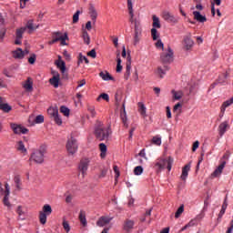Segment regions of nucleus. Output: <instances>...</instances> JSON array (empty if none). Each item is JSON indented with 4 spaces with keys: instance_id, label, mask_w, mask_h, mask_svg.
I'll return each mask as SVG.
<instances>
[{
    "instance_id": "nucleus-1",
    "label": "nucleus",
    "mask_w": 233,
    "mask_h": 233,
    "mask_svg": "<svg viewBox=\"0 0 233 233\" xmlns=\"http://www.w3.org/2000/svg\"><path fill=\"white\" fill-rule=\"evenodd\" d=\"M127 10L130 15L129 21L135 25L133 45L134 46H137L139 45V41H141V35L143 34V28L141 27V18L139 15L137 17H134V7L132 5V0H127Z\"/></svg>"
},
{
    "instance_id": "nucleus-2",
    "label": "nucleus",
    "mask_w": 233,
    "mask_h": 233,
    "mask_svg": "<svg viewBox=\"0 0 233 233\" xmlns=\"http://www.w3.org/2000/svg\"><path fill=\"white\" fill-rule=\"evenodd\" d=\"M112 134V129L110 127H105L103 122L97 121L96 126L95 127V136L98 141H105L110 137Z\"/></svg>"
},
{
    "instance_id": "nucleus-3",
    "label": "nucleus",
    "mask_w": 233,
    "mask_h": 233,
    "mask_svg": "<svg viewBox=\"0 0 233 233\" xmlns=\"http://www.w3.org/2000/svg\"><path fill=\"white\" fill-rule=\"evenodd\" d=\"M26 28H28V30L34 31L37 30V28H39V25L34 26V20H28L26 26L17 28L15 30V45H23V35L26 32Z\"/></svg>"
},
{
    "instance_id": "nucleus-4",
    "label": "nucleus",
    "mask_w": 233,
    "mask_h": 233,
    "mask_svg": "<svg viewBox=\"0 0 233 233\" xmlns=\"http://www.w3.org/2000/svg\"><path fill=\"white\" fill-rule=\"evenodd\" d=\"M45 154H46V147L40 146L38 149H35L32 152L29 161H34L36 165H43V163H45Z\"/></svg>"
},
{
    "instance_id": "nucleus-5",
    "label": "nucleus",
    "mask_w": 233,
    "mask_h": 233,
    "mask_svg": "<svg viewBox=\"0 0 233 233\" xmlns=\"http://www.w3.org/2000/svg\"><path fill=\"white\" fill-rule=\"evenodd\" d=\"M160 61L162 65H170V63L174 62V51L172 50V47L167 46V50L164 51L160 54Z\"/></svg>"
},
{
    "instance_id": "nucleus-6",
    "label": "nucleus",
    "mask_w": 233,
    "mask_h": 233,
    "mask_svg": "<svg viewBox=\"0 0 233 233\" xmlns=\"http://www.w3.org/2000/svg\"><path fill=\"white\" fill-rule=\"evenodd\" d=\"M173 163L174 158H172V157H168L167 158H162L156 162L155 167H157L158 170H164V168H167L168 172H170V170H172Z\"/></svg>"
},
{
    "instance_id": "nucleus-7",
    "label": "nucleus",
    "mask_w": 233,
    "mask_h": 233,
    "mask_svg": "<svg viewBox=\"0 0 233 233\" xmlns=\"http://www.w3.org/2000/svg\"><path fill=\"white\" fill-rule=\"evenodd\" d=\"M66 147L68 154H71V156H74V154H76V152H77V148H79V147L77 145V139L74 138L71 136V137L67 139Z\"/></svg>"
},
{
    "instance_id": "nucleus-8",
    "label": "nucleus",
    "mask_w": 233,
    "mask_h": 233,
    "mask_svg": "<svg viewBox=\"0 0 233 233\" xmlns=\"http://www.w3.org/2000/svg\"><path fill=\"white\" fill-rule=\"evenodd\" d=\"M52 214V207L48 204H46L43 207V211L39 212V221L41 225H46V217Z\"/></svg>"
},
{
    "instance_id": "nucleus-9",
    "label": "nucleus",
    "mask_w": 233,
    "mask_h": 233,
    "mask_svg": "<svg viewBox=\"0 0 233 233\" xmlns=\"http://www.w3.org/2000/svg\"><path fill=\"white\" fill-rule=\"evenodd\" d=\"M170 70V66L164 65L162 67L161 66H158L157 69L154 71L155 76L159 77V79H163L165 76H167V72Z\"/></svg>"
},
{
    "instance_id": "nucleus-10",
    "label": "nucleus",
    "mask_w": 233,
    "mask_h": 233,
    "mask_svg": "<svg viewBox=\"0 0 233 233\" xmlns=\"http://www.w3.org/2000/svg\"><path fill=\"white\" fill-rule=\"evenodd\" d=\"M162 17L164 21H167V23H171L173 25H177V23L179 22V19H177L176 16H174V15H172V13L168 11H164L162 13Z\"/></svg>"
},
{
    "instance_id": "nucleus-11",
    "label": "nucleus",
    "mask_w": 233,
    "mask_h": 233,
    "mask_svg": "<svg viewBox=\"0 0 233 233\" xmlns=\"http://www.w3.org/2000/svg\"><path fill=\"white\" fill-rule=\"evenodd\" d=\"M10 127H11V129L13 130L14 134H16V135L28 134V128H26L21 125L11 123Z\"/></svg>"
},
{
    "instance_id": "nucleus-12",
    "label": "nucleus",
    "mask_w": 233,
    "mask_h": 233,
    "mask_svg": "<svg viewBox=\"0 0 233 233\" xmlns=\"http://www.w3.org/2000/svg\"><path fill=\"white\" fill-rule=\"evenodd\" d=\"M53 77L49 79L50 85L54 86V88H59V81L61 80V76L57 71H52Z\"/></svg>"
},
{
    "instance_id": "nucleus-13",
    "label": "nucleus",
    "mask_w": 233,
    "mask_h": 233,
    "mask_svg": "<svg viewBox=\"0 0 233 233\" xmlns=\"http://www.w3.org/2000/svg\"><path fill=\"white\" fill-rule=\"evenodd\" d=\"M89 166H90V160L88 158H84L80 160V163L78 165V170L82 172L83 176L86 174V170H88Z\"/></svg>"
},
{
    "instance_id": "nucleus-14",
    "label": "nucleus",
    "mask_w": 233,
    "mask_h": 233,
    "mask_svg": "<svg viewBox=\"0 0 233 233\" xmlns=\"http://www.w3.org/2000/svg\"><path fill=\"white\" fill-rule=\"evenodd\" d=\"M5 197L3 199V203L5 207H11L12 205L10 204V200H9V196H10V186L8 185V183L5 184Z\"/></svg>"
},
{
    "instance_id": "nucleus-15",
    "label": "nucleus",
    "mask_w": 233,
    "mask_h": 233,
    "mask_svg": "<svg viewBox=\"0 0 233 233\" xmlns=\"http://www.w3.org/2000/svg\"><path fill=\"white\" fill-rule=\"evenodd\" d=\"M5 101V98L0 96V110H3L5 114H8L9 112H12V106Z\"/></svg>"
},
{
    "instance_id": "nucleus-16",
    "label": "nucleus",
    "mask_w": 233,
    "mask_h": 233,
    "mask_svg": "<svg viewBox=\"0 0 233 233\" xmlns=\"http://www.w3.org/2000/svg\"><path fill=\"white\" fill-rule=\"evenodd\" d=\"M132 69V57H130V53H128L127 56V62L126 66V73L124 75V77L126 80H128V77H130V70Z\"/></svg>"
},
{
    "instance_id": "nucleus-17",
    "label": "nucleus",
    "mask_w": 233,
    "mask_h": 233,
    "mask_svg": "<svg viewBox=\"0 0 233 233\" xmlns=\"http://www.w3.org/2000/svg\"><path fill=\"white\" fill-rule=\"evenodd\" d=\"M112 221V218L106 217V216H102L98 218L96 221V226L97 227H105L106 225H108Z\"/></svg>"
},
{
    "instance_id": "nucleus-18",
    "label": "nucleus",
    "mask_w": 233,
    "mask_h": 233,
    "mask_svg": "<svg viewBox=\"0 0 233 233\" xmlns=\"http://www.w3.org/2000/svg\"><path fill=\"white\" fill-rule=\"evenodd\" d=\"M228 128H230V126L228 125V121H224V122L220 123V125L218 126L219 136L220 137L225 136Z\"/></svg>"
},
{
    "instance_id": "nucleus-19",
    "label": "nucleus",
    "mask_w": 233,
    "mask_h": 233,
    "mask_svg": "<svg viewBox=\"0 0 233 233\" xmlns=\"http://www.w3.org/2000/svg\"><path fill=\"white\" fill-rule=\"evenodd\" d=\"M89 15L91 17V21L93 22V25H96V21H97V11L92 4L89 5Z\"/></svg>"
},
{
    "instance_id": "nucleus-20",
    "label": "nucleus",
    "mask_w": 233,
    "mask_h": 233,
    "mask_svg": "<svg viewBox=\"0 0 233 233\" xmlns=\"http://www.w3.org/2000/svg\"><path fill=\"white\" fill-rule=\"evenodd\" d=\"M12 56L14 59H24L25 58V51L21 47L16 48V50L12 51Z\"/></svg>"
},
{
    "instance_id": "nucleus-21",
    "label": "nucleus",
    "mask_w": 233,
    "mask_h": 233,
    "mask_svg": "<svg viewBox=\"0 0 233 233\" xmlns=\"http://www.w3.org/2000/svg\"><path fill=\"white\" fill-rule=\"evenodd\" d=\"M225 165H227L226 161H222L220 165L214 170L212 173L213 177H218V176H221L223 173V168H225Z\"/></svg>"
},
{
    "instance_id": "nucleus-22",
    "label": "nucleus",
    "mask_w": 233,
    "mask_h": 233,
    "mask_svg": "<svg viewBox=\"0 0 233 233\" xmlns=\"http://www.w3.org/2000/svg\"><path fill=\"white\" fill-rule=\"evenodd\" d=\"M194 19L198 23H207V16L201 15L199 11L193 12Z\"/></svg>"
},
{
    "instance_id": "nucleus-23",
    "label": "nucleus",
    "mask_w": 233,
    "mask_h": 233,
    "mask_svg": "<svg viewBox=\"0 0 233 233\" xmlns=\"http://www.w3.org/2000/svg\"><path fill=\"white\" fill-rule=\"evenodd\" d=\"M23 88H25L26 92H32L34 90V81H32L31 77L26 79L23 85Z\"/></svg>"
},
{
    "instance_id": "nucleus-24",
    "label": "nucleus",
    "mask_w": 233,
    "mask_h": 233,
    "mask_svg": "<svg viewBox=\"0 0 233 233\" xmlns=\"http://www.w3.org/2000/svg\"><path fill=\"white\" fill-rule=\"evenodd\" d=\"M194 46V40L190 36L184 37V48L185 50H190Z\"/></svg>"
},
{
    "instance_id": "nucleus-25",
    "label": "nucleus",
    "mask_w": 233,
    "mask_h": 233,
    "mask_svg": "<svg viewBox=\"0 0 233 233\" xmlns=\"http://www.w3.org/2000/svg\"><path fill=\"white\" fill-rule=\"evenodd\" d=\"M188 172H190V163L187 164L182 168V174L180 176L182 181H187V177H188Z\"/></svg>"
},
{
    "instance_id": "nucleus-26",
    "label": "nucleus",
    "mask_w": 233,
    "mask_h": 233,
    "mask_svg": "<svg viewBox=\"0 0 233 233\" xmlns=\"http://www.w3.org/2000/svg\"><path fill=\"white\" fill-rule=\"evenodd\" d=\"M135 222L134 220L126 219L124 222L123 228L126 232H130L134 228Z\"/></svg>"
},
{
    "instance_id": "nucleus-27",
    "label": "nucleus",
    "mask_w": 233,
    "mask_h": 233,
    "mask_svg": "<svg viewBox=\"0 0 233 233\" xmlns=\"http://www.w3.org/2000/svg\"><path fill=\"white\" fill-rule=\"evenodd\" d=\"M78 219H79L80 223L83 225V227H86V225H87L86 212H85L84 210H80Z\"/></svg>"
},
{
    "instance_id": "nucleus-28",
    "label": "nucleus",
    "mask_w": 233,
    "mask_h": 233,
    "mask_svg": "<svg viewBox=\"0 0 233 233\" xmlns=\"http://www.w3.org/2000/svg\"><path fill=\"white\" fill-rule=\"evenodd\" d=\"M227 207H228V204H227V200H225L218 213V221H221L223 216H225V212L227 211Z\"/></svg>"
},
{
    "instance_id": "nucleus-29",
    "label": "nucleus",
    "mask_w": 233,
    "mask_h": 233,
    "mask_svg": "<svg viewBox=\"0 0 233 233\" xmlns=\"http://www.w3.org/2000/svg\"><path fill=\"white\" fill-rule=\"evenodd\" d=\"M100 77L104 80V81H114L113 76L110 75V73H108L107 71L103 72L101 71L99 73Z\"/></svg>"
},
{
    "instance_id": "nucleus-30",
    "label": "nucleus",
    "mask_w": 233,
    "mask_h": 233,
    "mask_svg": "<svg viewBox=\"0 0 233 233\" xmlns=\"http://www.w3.org/2000/svg\"><path fill=\"white\" fill-rule=\"evenodd\" d=\"M230 105H233V97L223 102L220 107V112H222V114H225V110H227L228 106H230Z\"/></svg>"
},
{
    "instance_id": "nucleus-31",
    "label": "nucleus",
    "mask_w": 233,
    "mask_h": 233,
    "mask_svg": "<svg viewBox=\"0 0 233 233\" xmlns=\"http://www.w3.org/2000/svg\"><path fill=\"white\" fill-rule=\"evenodd\" d=\"M99 149H100V157L101 159H105V157H106V145L105 143H100L99 144Z\"/></svg>"
},
{
    "instance_id": "nucleus-32",
    "label": "nucleus",
    "mask_w": 233,
    "mask_h": 233,
    "mask_svg": "<svg viewBox=\"0 0 233 233\" xmlns=\"http://www.w3.org/2000/svg\"><path fill=\"white\" fill-rule=\"evenodd\" d=\"M137 106L139 114L142 115L143 117H147V107L145 106V104L143 102H138Z\"/></svg>"
},
{
    "instance_id": "nucleus-33",
    "label": "nucleus",
    "mask_w": 233,
    "mask_h": 233,
    "mask_svg": "<svg viewBox=\"0 0 233 233\" xmlns=\"http://www.w3.org/2000/svg\"><path fill=\"white\" fill-rule=\"evenodd\" d=\"M82 39L86 45H90V35L86 29H82Z\"/></svg>"
},
{
    "instance_id": "nucleus-34",
    "label": "nucleus",
    "mask_w": 233,
    "mask_h": 233,
    "mask_svg": "<svg viewBox=\"0 0 233 233\" xmlns=\"http://www.w3.org/2000/svg\"><path fill=\"white\" fill-rule=\"evenodd\" d=\"M56 65L57 68H60V71L62 72V74H65V72H66V63H65V61L58 60L56 62Z\"/></svg>"
},
{
    "instance_id": "nucleus-35",
    "label": "nucleus",
    "mask_w": 233,
    "mask_h": 233,
    "mask_svg": "<svg viewBox=\"0 0 233 233\" xmlns=\"http://www.w3.org/2000/svg\"><path fill=\"white\" fill-rule=\"evenodd\" d=\"M16 150H18V152H21L22 154L26 155L27 154V150L26 147H25V143H23V141H18L17 142V147Z\"/></svg>"
},
{
    "instance_id": "nucleus-36",
    "label": "nucleus",
    "mask_w": 233,
    "mask_h": 233,
    "mask_svg": "<svg viewBox=\"0 0 233 233\" xmlns=\"http://www.w3.org/2000/svg\"><path fill=\"white\" fill-rule=\"evenodd\" d=\"M68 40V33H64L59 41L62 46H67L68 44L66 43V41Z\"/></svg>"
},
{
    "instance_id": "nucleus-37",
    "label": "nucleus",
    "mask_w": 233,
    "mask_h": 233,
    "mask_svg": "<svg viewBox=\"0 0 233 233\" xmlns=\"http://www.w3.org/2000/svg\"><path fill=\"white\" fill-rule=\"evenodd\" d=\"M47 114H49L51 117H55L59 114V109H57V107H49L47 109Z\"/></svg>"
},
{
    "instance_id": "nucleus-38",
    "label": "nucleus",
    "mask_w": 233,
    "mask_h": 233,
    "mask_svg": "<svg viewBox=\"0 0 233 233\" xmlns=\"http://www.w3.org/2000/svg\"><path fill=\"white\" fill-rule=\"evenodd\" d=\"M120 117L122 121H128L127 117V109L125 108V101L122 104V111L120 113Z\"/></svg>"
},
{
    "instance_id": "nucleus-39",
    "label": "nucleus",
    "mask_w": 233,
    "mask_h": 233,
    "mask_svg": "<svg viewBox=\"0 0 233 233\" xmlns=\"http://www.w3.org/2000/svg\"><path fill=\"white\" fill-rule=\"evenodd\" d=\"M153 28H161V22H159V18L156 15H153Z\"/></svg>"
},
{
    "instance_id": "nucleus-40",
    "label": "nucleus",
    "mask_w": 233,
    "mask_h": 233,
    "mask_svg": "<svg viewBox=\"0 0 233 233\" xmlns=\"http://www.w3.org/2000/svg\"><path fill=\"white\" fill-rule=\"evenodd\" d=\"M123 70V66H121V57L120 54L116 55V72L119 73Z\"/></svg>"
},
{
    "instance_id": "nucleus-41",
    "label": "nucleus",
    "mask_w": 233,
    "mask_h": 233,
    "mask_svg": "<svg viewBox=\"0 0 233 233\" xmlns=\"http://www.w3.org/2000/svg\"><path fill=\"white\" fill-rule=\"evenodd\" d=\"M171 92H172L173 97L176 101H179V99H181L183 97V92H181V91L177 92L176 90H172Z\"/></svg>"
},
{
    "instance_id": "nucleus-42",
    "label": "nucleus",
    "mask_w": 233,
    "mask_h": 233,
    "mask_svg": "<svg viewBox=\"0 0 233 233\" xmlns=\"http://www.w3.org/2000/svg\"><path fill=\"white\" fill-rule=\"evenodd\" d=\"M51 37L52 39H57V43H58V41L61 40V37H63V33H61V31L53 32L51 34Z\"/></svg>"
},
{
    "instance_id": "nucleus-43",
    "label": "nucleus",
    "mask_w": 233,
    "mask_h": 233,
    "mask_svg": "<svg viewBox=\"0 0 233 233\" xmlns=\"http://www.w3.org/2000/svg\"><path fill=\"white\" fill-rule=\"evenodd\" d=\"M183 212H185V206L181 205L175 213L176 219L179 218Z\"/></svg>"
},
{
    "instance_id": "nucleus-44",
    "label": "nucleus",
    "mask_w": 233,
    "mask_h": 233,
    "mask_svg": "<svg viewBox=\"0 0 233 233\" xmlns=\"http://www.w3.org/2000/svg\"><path fill=\"white\" fill-rule=\"evenodd\" d=\"M100 99H104V101H106V103H108V101H110V96L106 93H102L98 96L96 101H100Z\"/></svg>"
},
{
    "instance_id": "nucleus-45",
    "label": "nucleus",
    "mask_w": 233,
    "mask_h": 233,
    "mask_svg": "<svg viewBox=\"0 0 233 233\" xmlns=\"http://www.w3.org/2000/svg\"><path fill=\"white\" fill-rule=\"evenodd\" d=\"M60 112H61V114H64V116H66V117H68V116H70V109L68 107H66V106H60Z\"/></svg>"
},
{
    "instance_id": "nucleus-46",
    "label": "nucleus",
    "mask_w": 233,
    "mask_h": 233,
    "mask_svg": "<svg viewBox=\"0 0 233 233\" xmlns=\"http://www.w3.org/2000/svg\"><path fill=\"white\" fill-rule=\"evenodd\" d=\"M87 111L91 114V117H96V106L87 105Z\"/></svg>"
},
{
    "instance_id": "nucleus-47",
    "label": "nucleus",
    "mask_w": 233,
    "mask_h": 233,
    "mask_svg": "<svg viewBox=\"0 0 233 233\" xmlns=\"http://www.w3.org/2000/svg\"><path fill=\"white\" fill-rule=\"evenodd\" d=\"M6 27L0 28V43L5 41V37L6 36Z\"/></svg>"
},
{
    "instance_id": "nucleus-48",
    "label": "nucleus",
    "mask_w": 233,
    "mask_h": 233,
    "mask_svg": "<svg viewBox=\"0 0 233 233\" xmlns=\"http://www.w3.org/2000/svg\"><path fill=\"white\" fill-rule=\"evenodd\" d=\"M121 99H123V96H121V95H119V93H116V95H115L116 106H119V105H121Z\"/></svg>"
},
{
    "instance_id": "nucleus-49",
    "label": "nucleus",
    "mask_w": 233,
    "mask_h": 233,
    "mask_svg": "<svg viewBox=\"0 0 233 233\" xmlns=\"http://www.w3.org/2000/svg\"><path fill=\"white\" fill-rule=\"evenodd\" d=\"M151 36H152L153 41H157V38L159 37L157 29H156V28L151 29Z\"/></svg>"
},
{
    "instance_id": "nucleus-50",
    "label": "nucleus",
    "mask_w": 233,
    "mask_h": 233,
    "mask_svg": "<svg viewBox=\"0 0 233 233\" xmlns=\"http://www.w3.org/2000/svg\"><path fill=\"white\" fill-rule=\"evenodd\" d=\"M81 14V11L77 10L73 15V25H76V23H79V15Z\"/></svg>"
},
{
    "instance_id": "nucleus-51",
    "label": "nucleus",
    "mask_w": 233,
    "mask_h": 233,
    "mask_svg": "<svg viewBox=\"0 0 233 233\" xmlns=\"http://www.w3.org/2000/svg\"><path fill=\"white\" fill-rule=\"evenodd\" d=\"M14 181L15 183L16 188L18 190H21V177L19 176H15L14 177Z\"/></svg>"
},
{
    "instance_id": "nucleus-52",
    "label": "nucleus",
    "mask_w": 233,
    "mask_h": 233,
    "mask_svg": "<svg viewBox=\"0 0 233 233\" xmlns=\"http://www.w3.org/2000/svg\"><path fill=\"white\" fill-rule=\"evenodd\" d=\"M134 174L135 176H141L143 174V167L137 166L134 168Z\"/></svg>"
},
{
    "instance_id": "nucleus-53",
    "label": "nucleus",
    "mask_w": 233,
    "mask_h": 233,
    "mask_svg": "<svg viewBox=\"0 0 233 233\" xmlns=\"http://www.w3.org/2000/svg\"><path fill=\"white\" fill-rule=\"evenodd\" d=\"M35 123H36V125H40L41 123H45V116L43 115L36 116V117L35 119Z\"/></svg>"
},
{
    "instance_id": "nucleus-54",
    "label": "nucleus",
    "mask_w": 233,
    "mask_h": 233,
    "mask_svg": "<svg viewBox=\"0 0 233 233\" xmlns=\"http://www.w3.org/2000/svg\"><path fill=\"white\" fill-rule=\"evenodd\" d=\"M83 61H85L86 65H88V63H90V61H88V58H86V56H83L81 53L79 54V58H78V65L80 63H83Z\"/></svg>"
},
{
    "instance_id": "nucleus-55",
    "label": "nucleus",
    "mask_w": 233,
    "mask_h": 233,
    "mask_svg": "<svg viewBox=\"0 0 233 233\" xmlns=\"http://www.w3.org/2000/svg\"><path fill=\"white\" fill-rule=\"evenodd\" d=\"M204 157H205V151H202L200 153V157H198V162L197 164V170H199V166L201 165V163H203Z\"/></svg>"
},
{
    "instance_id": "nucleus-56",
    "label": "nucleus",
    "mask_w": 233,
    "mask_h": 233,
    "mask_svg": "<svg viewBox=\"0 0 233 233\" xmlns=\"http://www.w3.org/2000/svg\"><path fill=\"white\" fill-rule=\"evenodd\" d=\"M152 143H153V145H157V147H160L161 137H153Z\"/></svg>"
},
{
    "instance_id": "nucleus-57",
    "label": "nucleus",
    "mask_w": 233,
    "mask_h": 233,
    "mask_svg": "<svg viewBox=\"0 0 233 233\" xmlns=\"http://www.w3.org/2000/svg\"><path fill=\"white\" fill-rule=\"evenodd\" d=\"M54 117V121L58 127H61L63 125V119H61V116H59V114Z\"/></svg>"
},
{
    "instance_id": "nucleus-58",
    "label": "nucleus",
    "mask_w": 233,
    "mask_h": 233,
    "mask_svg": "<svg viewBox=\"0 0 233 233\" xmlns=\"http://www.w3.org/2000/svg\"><path fill=\"white\" fill-rule=\"evenodd\" d=\"M62 225L66 232H70V224H68V221L63 220Z\"/></svg>"
},
{
    "instance_id": "nucleus-59",
    "label": "nucleus",
    "mask_w": 233,
    "mask_h": 233,
    "mask_svg": "<svg viewBox=\"0 0 233 233\" xmlns=\"http://www.w3.org/2000/svg\"><path fill=\"white\" fill-rule=\"evenodd\" d=\"M35 59H37L35 54L31 55V56L28 58L29 65H35Z\"/></svg>"
},
{
    "instance_id": "nucleus-60",
    "label": "nucleus",
    "mask_w": 233,
    "mask_h": 233,
    "mask_svg": "<svg viewBox=\"0 0 233 233\" xmlns=\"http://www.w3.org/2000/svg\"><path fill=\"white\" fill-rule=\"evenodd\" d=\"M156 46L157 48H161V50L165 49V44H163V42L161 41V39H158L156 43Z\"/></svg>"
},
{
    "instance_id": "nucleus-61",
    "label": "nucleus",
    "mask_w": 233,
    "mask_h": 233,
    "mask_svg": "<svg viewBox=\"0 0 233 233\" xmlns=\"http://www.w3.org/2000/svg\"><path fill=\"white\" fill-rule=\"evenodd\" d=\"M87 56L89 57H92L93 59H96V57H97V54L96 53V49H92L91 51H89L87 53Z\"/></svg>"
},
{
    "instance_id": "nucleus-62",
    "label": "nucleus",
    "mask_w": 233,
    "mask_h": 233,
    "mask_svg": "<svg viewBox=\"0 0 233 233\" xmlns=\"http://www.w3.org/2000/svg\"><path fill=\"white\" fill-rule=\"evenodd\" d=\"M198 148H199V141L197 140L193 143L192 152H196V150H198Z\"/></svg>"
},
{
    "instance_id": "nucleus-63",
    "label": "nucleus",
    "mask_w": 233,
    "mask_h": 233,
    "mask_svg": "<svg viewBox=\"0 0 233 233\" xmlns=\"http://www.w3.org/2000/svg\"><path fill=\"white\" fill-rule=\"evenodd\" d=\"M113 170L116 174V177H119V176H121V173L119 172V167H117V166H114Z\"/></svg>"
},
{
    "instance_id": "nucleus-64",
    "label": "nucleus",
    "mask_w": 233,
    "mask_h": 233,
    "mask_svg": "<svg viewBox=\"0 0 233 233\" xmlns=\"http://www.w3.org/2000/svg\"><path fill=\"white\" fill-rule=\"evenodd\" d=\"M232 230H233V219L230 221L229 227L228 228V230L226 231V233H232Z\"/></svg>"
}]
</instances>
